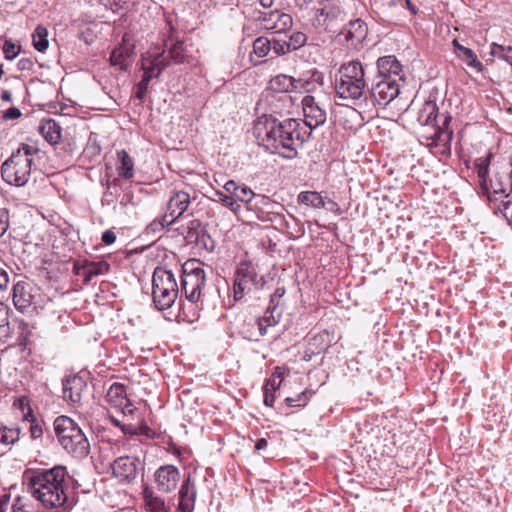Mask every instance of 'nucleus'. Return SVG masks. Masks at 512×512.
Returning a JSON list of instances; mask_svg holds the SVG:
<instances>
[{"mask_svg": "<svg viewBox=\"0 0 512 512\" xmlns=\"http://www.w3.org/2000/svg\"><path fill=\"white\" fill-rule=\"evenodd\" d=\"M254 132L267 151L287 159L296 158L298 149L311 135L296 119L278 121L273 117L259 118Z\"/></svg>", "mask_w": 512, "mask_h": 512, "instance_id": "nucleus-1", "label": "nucleus"}, {"mask_svg": "<svg viewBox=\"0 0 512 512\" xmlns=\"http://www.w3.org/2000/svg\"><path fill=\"white\" fill-rule=\"evenodd\" d=\"M65 476L63 466L37 471L28 479L29 490L45 508L62 507L67 502Z\"/></svg>", "mask_w": 512, "mask_h": 512, "instance_id": "nucleus-2", "label": "nucleus"}, {"mask_svg": "<svg viewBox=\"0 0 512 512\" xmlns=\"http://www.w3.org/2000/svg\"><path fill=\"white\" fill-rule=\"evenodd\" d=\"M334 90L338 98L360 107L368 91L364 66L360 61L353 60L340 66L335 74Z\"/></svg>", "mask_w": 512, "mask_h": 512, "instance_id": "nucleus-3", "label": "nucleus"}, {"mask_svg": "<svg viewBox=\"0 0 512 512\" xmlns=\"http://www.w3.org/2000/svg\"><path fill=\"white\" fill-rule=\"evenodd\" d=\"M38 153L39 149L36 146L21 144L1 166V175L4 181L17 187L26 185Z\"/></svg>", "mask_w": 512, "mask_h": 512, "instance_id": "nucleus-4", "label": "nucleus"}, {"mask_svg": "<svg viewBox=\"0 0 512 512\" xmlns=\"http://www.w3.org/2000/svg\"><path fill=\"white\" fill-rule=\"evenodd\" d=\"M54 431L60 445L74 457L82 458L89 453L90 444L78 424L68 416L54 421Z\"/></svg>", "mask_w": 512, "mask_h": 512, "instance_id": "nucleus-5", "label": "nucleus"}, {"mask_svg": "<svg viewBox=\"0 0 512 512\" xmlns=\"http://www.w3.org/2000/svg\"><path fill=\"white\" fill-rule=\"evenodd\" d=\"M178 296V286L173 273L164 268H156L152 277V297L159 310L170 308Z\"/></svg>", "mask_w": 512, "mask_h": 512, "instance_id": "nucleus-6", "label": "nucleus"}, {"mask_svg": "<svg viewBox=\"0 0 512 512\" xmlns=\"http://www.w3.org/2000/svg\"><path fill=\"white\" fill-rule=\"evenodd\" d=\"M400 93L397 79H382L372 85L360 104L365 112H372L377 105L387 106Z\"/></svg>", "mask_w": 512, "mask_h": 512, "instance_id": "nucleus-7", "label": "nucleus"}, {"mask_svg": "<svg viewBox=\"0 0 512 512\" xmlns=\"http://www.w3.org/2000/svg\"><path fill=\"white\" fill-rule=\"evenodd\" d=\"M181 283L186 299L197 305L206 283V275L199 262L189 261L184 264Z\"/></svg>", "mask_w": 512, "mask_h": 512, "instance_id": "nucleus-8", "label": "nucleus"}, {"mask_svg": "<svg viewBox=\"0 0 512 512\" xmlns=\"http://www.w3.org/2000/svg\"><path fill=\"white\" fill-rule=\"evenodd\" d=\"M263 278L258 275L255 265L251 262H241L234 274L233 294L236 301L244 295L263 285Z\"/></svg>", "mask_w": 512, "mask_h": 512, "instance_id": "nucleus-9", "label": "nucleus"}, {"mask_svg": "<svg viewBox=\"0 0 512 512\" xmlns=\"http://www.w3.org/2000/svg\"><path fill=\"white\" fill-rule=\"evenodd\" d=\"M491 156L489 153L486 157L479 158L475 164L480 191L483 195L487 196L489 201L508 197L507 188L504 183L488 179V167Z\"/></svg>", "mask_w": 512, "mask_h": 512, "instance_id": "nucleus-10", "label": "nucleus"}, {"mask_svg": "<svg viewBox=\"0 0 512 512\" xmlns=\"http://www.w3.org/2000/svg\"><path fill=\"white\" fill-rule=\"evenodd\" d=\"M448 122L449 117L444 116L442 125L432 124L429 128L421 127V130L418 132L421 142L424 144V141H426L428 147L442 146L449 149L453 133L446 127Z\"/></svg>", "mask_w": 512, "mask_h": 512, "instance_id": "nucleus-11", "label": "nucleus"}, {"mask_svg": "<svg viewBox=\"0 0 512 512\" xmlns=\"http://www.w3.org/2000/svg\"><path fill=\"white\" fill-rule=\"evenodd\" d=\"M180 479V470L172 464L161 465L153 474V483L160 494L174 492Z\"/></svg>", "mask_w": 512, "mask_h": 512, "instance_id": "nucleus-12", "label": "nucleus"}, {"mask_svg": "<svg viewBox=\"0 0 512 512\" xmlns=\"http://www.w3.org/2000/svg\"><path fill=\"white\" fill-rule=\"evenodd\" d=\"M191 201L192 197L184 190L172 192L167 203V212L161 220V226L172 225L187 211Z\"/></svg>", "mask_w": 512, "mask_h": 512, "instance_id": "nucleus-13", "label": "nucleus"}, {"mask_svg": "<svg viewBox=\"0 0 512 512\" xmlns=\"http://www.w3.org/2000/svg\"><path fill=\"white\" fill-rule=\"evenodd\" d=\"M319 7L314 8L312 24L315 27H321L334 21L344 19V11L336 0L319 1Z\"/></svg>", "mask_w": 512, "mask_h": 512, "instance_id": "nucleus-14", "label": "nucleus"}, {"mask_svg": "<svg viewBox=\"0 0 512 512\" xmlns=\"http://www.w3.org/2000/svg\"><path fill=\"white\" fill-rule=\"evenodd\" d=\"M258 21L264 29L273 30L275 33L286 32L293 25L292 16L279 10L261 13Z\"/></svg>", "mask_w": 512, "mask_h": 512, "instance_id": "nucleus-15", "label": "nucleus"}, {"mask_svg": "<svg viewBox=\"0 0 512 512\" xmlns=\"http://www.w3.org/2000/svg\"><path fill=\"white\" fill-rule=\"evenodd\" d=\"M302 108L304 114L305 129H315L323 125L326 121V111L321 108L316 102L315 98L311 95H306L302 99Z\"/></svg>", "mask_w": 512, "mask_h": 512, "instance_id": "nucleus-16", "label": "nucleus"}, {"mask_svg": "<svg viewBox=\"0 0 512 512\" xmlns=\"http://www.w3.org/2000/svg\"><path fill=\"white\" fill-rule=\"evenodd\" d=\"M106 401L115 409L120 410L124 416L133 414L135 408L127 397L125 386L121 383H113L107 393Z\"/></svg>", "mask_w": 512, "mask_h": 512, "instance_id": "nucleus-17", "label": "nucleus"}, {"mask_svg": "<svg viewBox=\"0 0 512 512\" xmlns=\"http://www.w3.org/2000/svg\"><path fill=\"white\" fill-rule=\"evenodd\" d=\"M138 459L120 456L112 464L113 475L122 482H132L137 476Z\"/></svg>", "mask_w": 512, "mask_h": 512, "instance_id": "nucleus-18", "label": "nucleus"}, {"mask_svg": "<svg viewBox=\"0 0 512 512\" xmlns=\"http://www.w3.org/2000/svg\"><path fill=\"white\" fill-rule=\"evenodd\" d=\"M110 265L106 261H84L74 265L75 273L83 278L84 284H89L96 276L104 275L109 271Z\"/></svg>", "mask_w": 512, "mask_h": 512, "instance_id": "nucleus-19", "label": "nucleus"}, {"mask_svg": "<svg viewBox=\"0 0 512 512\" xmlns=\"http://www.w3.org/2000/svg\"><path fill=\"white\" fill-rule=\"evenodd\" d=\"M168 65L169 61H167V57L164 53H158L152 59L144 57L142 59V69L144 73L140 82L149 85V82L153 78L158 77Z\"/></svg>", "mask_w": 512, "mask_h": 512, "instance_id": "nucleus-20", "label": "nucleus"}, {"mask_svg": "<svg viewBox=\"0 0 512 512\" xmlns=\"http://www.w3.org/2000/svg\"><path fill=\"white\" fill-rule=\"evenodd\" d=\"M34 303L32 287L29 283L19 281L13 286V304L15 308L24 313L27 312Z\"/></svg>", "mask_w": 512, "mask_h": 512, "instance_id": "nucleus-21", "label": "nucleus"}, {"mask_svg": "<svg viewBox=\"0 0 512 512\" xmlns=\"http://www.w3.org/2000/svg\"><path fill=\"white\" fill-rule=\"evenodd\" d=\"M196 486L189 475L182 483L179 491L178 512H193L196 500Z\"/></svg>", "mask_w": 512, "mask_h": 512, "instance_id": "nucleus-22", "label": "nucleus"}, {"mask_svg": "<svg viewBox=\"0 0 512 512\" xmlns=\"http://www.w3.org/2000/svg\"><path fill=\"white\" fill-rule=\"evenodd\" d=\"M377 69L383 79L403 80L402 65L393 55L380 57L377 60Z\"/></svg>", "mask_w": 512, "mask_h": 512, "instance_id": "nucleus-23", "label": "nucleus"}, {"mask_svg": "<svg viewBox=\"0 0 512 512\" xmlns=\"http://www.w3.org/2000/svg\"><path fill=\"white\" fill-rule=\"evenodd\" d=\"M368 32L367 24L361 19L350 21L341 32L346 42L351 47H357L366 38Z\"/></svg>", "mask_w": 512, "mask_h": 512, "instance_id": "nucleus-24", "label": "nucleus"}, {"mask_svg": "<svg viewBox=\"0 0 512 512\" xmlns=\"http://www.w3.org/2000/svg\"><path fill=\"white\" fill-rule=\"evenodd\" d=\"M86 389V381L81 376H71L66 379L63 385L64 398L69 399L73 404H80Z\"/></svg>", "mask_w": 512, "mask_h": 512, "instance_id": "nucleus-25", "label": "nucleus"}, {"mask_svg": "<svg viewBox=\"0 0 512 512\" xmlns=\"http://www.w3.org/2000/svg\"><path fill=\"white\" fill-rule=\"evenodd\" d=\"M329 345V333L327 331L314 335L307 343L303 359L305 361H311L314 355H319L321 352L325 351Z\"/></svg>", "mask_w": 512, "mask_h": 512, "instance_id": "nucleus-26", "label": "nucleus"}, {"mask_svg": "<svg viewBox=\"0 0 512 512\" xmlns=\"http://www.w3.org/2000/svg\"><path fill=\"white\" fill-rule=\"evenodd\" d=\"M133 54V46L123 43L112 51L110 62L113 66H119L121 70H125L130 65Z\"/></svg>", "mask_w": 512, "mask_h": 512, "instance_id": "nucleus-27", "label": "nucleus"}, {"mask_svg": "<svg viewBox=\"0 0 512 512\" xmlns=\"http://www.w3.org/2000/svg\"><path fill=\"white\" fill-rule=\"evenodd\" d=\"M224 189L227 193L234 196L236 202L241 201L250 204L252 199L262 196H257L249 187L245 185H238L235 181L229 180L224 184Z\"/></svg>", "mask_w": 512, "mask_h": 512, "instance_id": "nucleus-28", "label": "nucleus"}, {"mask_svg": "<svg viewBox=\"0 0 512 512\" xmlns=\"http://www.w3.org/2000/svg\"><path fill=\"white\" fill-rule=\"evenodd\" d=\"M417 122L421 127H430L438 123V107L433 101H426L417 114Z\"/></svg>", "mask_w": 512, "mask_h": 512, "instance_id": "nucleus-29", "label": "nucleus"}, {"mask_svg": "<svg viewBox=\"0 0 512 512\" xmlns=\"http://www.w3.org/2000/svg\"><path fill=\"white\" fill-rule=\"evenodd\" d=\"M296 78L279 74L269 81V89L276 93L296 92Z\"/></svg>", "mask_w": 512, "mask_h": 512, "instance_id": "nucleus-30", "label": "nucleus"}, {"mask_svg": "<svg viewBox=\"0 0 512 512\" xmlns=\"http://www.w3.org/2000/svg\"><path fill=\"white\" fill-rule=\"evenodd\" d=\"M143 499L150 512H170L164 499L149 486H144Z\"/></svg>", "mask_w": 512, "mask_h": 512, "instance_id": "nucleus-31", "label": "nucleus"}, {"mask_svg": "<svg viewBox=\"0 0 512 512\" xmlns=\"http://www.w3.org/2000/svg\"><path fill=\"white\" fill-rule=\"evenodd\" d=\"M457 57L465 62L468 67L474 68L477 72L482 71V63L477 59L476 54L470 49L461 45L457 40L453 41Z\"/></svg>", "mask_w": 512, "mask_h": 512, "instance_id": "nucleus-32", "label": "nucleus"}, {"mask_svg": "<svg viewBox=\"0 0 512 512\" xmlns=\"http://www.w3.org/2000/svg\"><path fill=\"white\" fill-rule=\"evenodd\" d=\"M323 85V76L319 72H314L309 78H299L296 80V92L311 93L317 91Z\"/></svg>", "mask_w": 512, "mask_h": 512, "instance_id": "nucleus-33", "label": "nucleus"}, {"mask_svg": "<svg viewBox=\"0 0 512 512\" xmlns=\"http://www.w3.org/2000/svg\"><path fill=\"white\" fill-rule=\"evenodd\" d=\"M39 131L41 135L50 144H57L61 138V129L58 123L53 119L41 122Z\"/></svg>", "mask_w": 512, "mask_h": 512, "instance_id": "nucleus-34", "label": "nucleus"}, {"mask_svg": "<svg viewBox=\"0 0 512 512\" xmlns=\"http://www.w3.org/2000/svg\"><path fill=\"white\" fill-rule=\"evenodd\" d=\"M119 164L117 166L118 175L124 179H131L134 176V162L130 155L121 150L117 153Z\"/></svg>", "mask_w": 512, "mask_h": 512, "instance_id": "nucleus-35", "label": "nucleus"}, {"mask_svg": "<svg viewBox=\"0 0 512 512\" xmlns=\"http://www.w3.org/2000/svg\"><path fill=\"white\" fill-rule=\"evenodd\" d=\"M298 203L320 209L325 207V200L317 191H302L298 194Z\"/></svg>", "mask_w": 512, "mask_h": 512, "instance_id": "nucleus-36", "label": "nucleus"}, {"mask_svg": "<svg viewBox=\"0 0 512 512\" xmlns=\"http://www.w3.org/2000/svg\"><path fill=\"white\" fill-rule=\"evenodd\" d=\"M32 42L37 51L45 52L49 46L48 30L44 26L38 25L32 34Z\"/></svg>", "mask_w": 512, "mask_h": 512, "instance_id": "nucleus-37", "label": "nucleus"}, {"mask_svg": "<svg viewBox=\"0 0 512 512\" xmlns=\"http://www.w3.org/2000/svg\"><path fill=\"white\" fill-rule=\"evenodd\" d=\"M165 46L169 49L170 59L175 64H180L188 61V55L183 47V43L181 41H176L175 43L168 44V41H165Z\"/></svg>", "mask_w": 512, "mask_h": 512, "instance_id": "nucleus-38", "label": "nucleus"}, {"mask_svg": "<svg viewBox=\"0 0 512 512\" xmlns=\"http://www.w3.org/2000/svg\"><path fill=\"white\" fill-rule=\"evenodd\" d=\"M20 429L17 427H8L0 423V444L12 445L19 440Z\"/></svg>", "mask_w": 512, "mask_h": 512, "instance_id": "nucleus-39", "label": "nucleus"}, {"mask_svg": "<svg viewBox=\"0 0 512 512\" xmlns=\"http://www.w3.org/2000/svg\"><path fill=\"white\" fill-rule=\"evenodd\" d=\"M280 315L274 316L273 312L267 311L265 316L261 317L257 321V326L261 336L268 333V328L275 326L279 322Z\"/></svg>", "mask_w": 512, "mask_h": 512, "instance_id": "nucleus-40", "label": "nucleus"}, {"mask_svg": "<svg viewBox=\"0 0 512 512\" xmlns=\"http://www.w3.org/2000/svg\"><path fill=\"white\" fill-rule=\"evenodd\" d=\"M8 315V308L0 303V340L6 339L11 333Z\"/></svg>", "mask_w": 512, "mask_h": 512, "instance_id": "nucleus-41", "label": "nucleus"}, {"mask_svg": "<svg viewBox=\"0 0 512 512\" xmlns=\"http://www.w3.org/2000/svg\"><path fill=\"white\" fill-rule=\"evenodd\" d=\"M270 50L271 40L265 37H259L253 43V51L258 57H265Z\"/></svg>", "mask_w": 512, "mask_h": 512, "instance_id": "nucleus-42", "label": "nucleus"}, {"mask_svg": "<svg viewBox=\"0 0 512 512\" xmlns=\"http://www.w3.org/2000/svg\"><path fill=\"white\" fill-rule=\"evenodd\" d=\"M24 419L30 421V434L33 439H39L43 435L42 426L39 422L33 417L31 409L29 412L24 415Z\"/></svg>", "mask_w": 512, "mask_h": 512, "instance_id": "nucleus-43", "label": "nucleus"}, {"mask_svg": "<svg viewBox=\"0 0 512 512\" xmlns=\"http://www.w3.org/2000/svg\"><path fill=\"white\" fill-rule=\"evenodd\" d=\"M216 196L218 197L219 201L224 205L225 207H228L232 212L237 213L240 209V205L236 202L234 196L231 194L227 195L222 191H216Z\"/></svg>", "mask_w": 512, "mask_h": 512, "instance_id": "nucleus-44", "label": "nucleus"}, {"mask_svg": "<svg viewBox=\"0 0 512 512\" xmlns=\"http://www.w3.org/2000/svg\"><path fill=\"white\" fill-rule=\"evenodd\" d=\"M307 42V36L300 31L294 32L290 35L288 44L291 50H297L303 47Z\"/></svg>", "mask_w": 512, "mask_h": 512, "instance_id": "nucleus-45", "label": "nucleus"}, {"mask_svg": "<svg viewBox=\"0 0 512 512\" xmlns=\"http://www.w3.org/2000/svg\"><path fill=\"white\" fill-rule=\"evenodd\" d=\"M271 49L277 55H284L291 51L288 41L283 39H272Z\"/></svg>", "mask_w": 512, "mask_h": 512, "instance_id": "nucleus-46", "label": "nucleus"}, {"mask_svg": "<svg viewBox=\"0 0 512 512\" xmlns=\"http://www.w3.org/2000/svg\"><path fill=\"white\" fill-rule=\"evenodd\" d=\"M308 400H309L308 393L306 391H303L300 394H297V396L295 398L287 397L286 403L292 407H301V406H305L306 403L308 402Z\"/></svg>", "mask_w": 512, "mask_h": 512, "instance_id": "nucleus-47", "label": "nucleus"}, {"mask_svg": "<svg viewBox=\"0 0 512 512\" xmlns=\"http://www.w3.org/2000/svg\"><path fill=\"white\" fill-rule=\"evenodd\" d=\"M19 50L20 46L15 45L9 40L5 41L3 45V53L8 60L14 59L18 55Z\"/></svg>", "mask_w": 512, "mask_h": 512, "instance_id": "nucleus-48", "label": "nucleus"}, {"mask_svg": "<svg viewBox=\"0 0 512 512\" xmlns=\"http://www.w3.org/2000/svg\"><path fill=\"white\" fill-rule=\"evenodd\" d=\"M9 227L8 212L5 209H0V238L5 234Z\"/></svg>", "mask_w": 512, "mask_h": 512, "instance_id": "nucleus-49", "label": "nucleus"}, {"mask_svg": "<svg viewBox=\"0 0 512 512\" xmlns=\"http://www.w3.org/2000/svg\"><path fill=\"white\" fill-rule=\"evenodd\" d=\"M282 382V378L280 374L274 373L272 377L268 380L267 384L265 385L264 389L266 387L270 388L272 391H276V389L280 386Z\"/></svg>", "mask_w": 512, "mask_h": 512, "instance_id": "nucleus-50", "label": "nucleus"}, {"mask_svg": "<svg viewBox=\"0 0 512 512\" xmlns=\"http://www.w3.org/2000/svg\"><path fill=\"white\" fill-rule=\"evenodd\" d=\"M101 240L105 245H111L116 241V234L112 230H106L103 232Z\"/></svg>", "mask_w": 512, "mask_h": 512, "instance_id": "nucleus-51", "label": "nucleus"}, {"mask_svg": "<svg viewBox=\"0 0 512 512\" xmlns=\"http://www.w3.org/2000/svg\"><path fill=\"white\" fill-rule=\"evenodd\" d=\"M264 390V403L266 406L272 407L275 401V391L270 390L268 387H266Z\"/></svg>", "mask_w": 512, "mask_h": 512, "instance_id": "nucleus-52", "label": "nucleus"}, {"mask_svg": "<svg viewBox=\"0 0 512 512\" xmlns=\"http://www.w3.org/2000/svg\"><path fill=\"white\" fill-rule=\"evenodd\" d=\"M147 90H148V85L145 83L139 82L136 86L135 97L138 98L139 100H142L145 97Z\"/></svg>", "mask_w": 512, "mask_h": 512, "instance_id": "nucleus-53", "label": "nucleus"}, {"mask_svg": "<svg viewBox=\"0 0 512 512\" xmlns=\"http://www.w3.org/2000/svg\"><path fill=\"white\" fill-rule=\"evenodd\" d=\"M21 116V111L18 108L11 107L4 113L5 119H17Z\"/></svg>", "mask_w": 512, "mask_h": 512, "instance_id": "nucleus-54", "label": "nucleus"}, {"mask_svg": "<svg viewBox=\"0 0 512 512\" xmlns=\"http://www.w3.org/2000/svg\"><path fill=\"white\" fill-rule=\"evenodd\" d=\"M9 283V276L8 273L0 268V290H4L7 288Z\"/></svg>", "mask_w": 512, "mask_h": 512, "instance_id": "nucleus-55", "label": "nucleus"}, {"mask_svg": "<svg viewBox=\"0 0 512 512\" xmlns=\"http://www.w3.org/2000/svg\"><path fill=\"white\" fill-rule=\"evenodd\" d=\"M121 430L125 433V434H130V435H135L138 433V428L137 426L133 425V424H123L121 426Z\"/></svg>", "mask_w": 512, "mask_h": 512, "instance_id": "nucleus-56", "label": "nucleus"}, {"mask_svg": "<svg viewBox=\"0 0 512 512\" xmlns=\"http://www.w3.org/2000/svg\"><path fill=\"white\" fill-rule=\"evenodd\" d=\"M268 445V441L265 439V438H260L257 440L256 444H255V449L256 450H262V449H265Z\"/></svg>", "mask_w": 512, "mask_h": 512, "instance_id": "nucleus-57", "label": "nucleus"}, {"mask_svg": "<svg viewBox=\"0 0 512 512\" xmlns=\"http://www.w3.org/2000/svg\"><path fill=\"white\" fill-rule=\"evenodd\" d=\"M18 66L21 70L29 69L32 66V62L29 59H21Z\"/></svg>", "mask_w": 512, "mask_h": 512, "instance_id": "nucleus-58", "label": "nucleus"}, {"mask_svg": "<svg viewBox=\"0 0 512 512\" xmlns=\"http://www.w3.org/2000/svg\"><path fill=\"white\" fill-rule=\"evenodd\" d=\"M1 99L3 101H5V102H11L12 101V94L9 91L4 90L1 93Z\"/></svg>", "mask_w": 512, "mask_h": 512, "instance_id": "nucleus-59", "label": "nucleus"}, {"mask_svg": "<svg viewBox=\"0 0 512 512\" xmlns=\"http://www.w3.org/2000/svg\"><path fill=\"white\" fill-rule=\"evenodd\" d=\"M275 0H259L260 4L264 8L272 7Z\"/></svg>", "mask_w": 512, "mask_h": 512, "instance_id": "nucleus-60", "label": "nucleus"}, {"mask_svg": "<svg viewBox=\"0 0 512 512\" xmlns=\"http://www.w3.org/2000/svg\"><path fill=\"white\" fill-rule=\"evenodd\" d=\"M327 203L329 205L330 210H338L339 209L338 204L336 202L329 200Z\"/></svg>", "mask_w": 512, "mask_h": 512, "instance_id": "nucleus-61", "label": "nucleus"}, {"mask_svg": "<svg viewBox=\"0 0 512 512\" xmlns=\"http://www.w3.org/2000/svg\"><path fill=\"white\" fill-rule=\"evenodd\" d=\"M111 419V422L116 426V427H119L121 428V426L123 425L118 419H116L115 417H110Z\"/></svg>", "mask_w": 512, "mask_h": 512, "instance_id": "nucleus-62", "label": "nucleus"}, {"mask_svg": "<svg viewBox=\"0 0 512 512\" xmlns=\"http://www.w3.org/2000/svg\"><path fill=\"white\" fill-rule=\"evenodd\" d=\"M510 166H511V170L509 172V182H510V189L512 190V156L510 158Z\"/></svg>", "mask_w": 512, "mask_h": 512, "instance_id": "nucleus-63", "label": "nucleus"}, {"mask_svg": "<svg viewBox=\"0 0 512 512\" xmlns=\"http://www.w3.org/2000/svg\"><path fill=\"white\" fill-rule=\"evenodd\" d=\"M406 3H407L408 8L411 10V12L415 14L416 13V9H415V7H413L411 5L410 0H406Z\"/></svg>", "mask_w": 512, "mask_h": 512, "instance_id": "nucleus-64", "label": "nucleus"}]
</instances>
